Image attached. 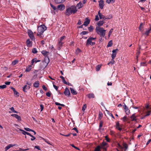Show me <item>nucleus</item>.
Instances as JSON below:
<instances>
[{
    "label": "nucleus",
    "mask_w": 151,
    "mask_h": 151,
    "mask_svg": "<svg viewBox=\"0 0 151 151\" xmlns=\"http://www.w3.org/2000/svg\"><path fill=\"white\" fill-rule=\"evenodd\" d=\"M47 29V27L44 24L41 25L37 28L38 33L37 35L39 36L40 37H43V35L42 34Z\"/></svg>",
    "instance_id": "1"
},
{
    "label": "nucleus",
    "mask_w": 151,
    "mask_h": 151,
    "mask_svg": "<svg viewBox=\"0 0 151 151\" xmlns=\"http://www.w3.org/2000/svg\"><path fill=\"white\" fill-rule=\"evenodd\" d=\"M95 31L101 37H104L106 30L104 28L99 27H97L95 29Z\"/></svg>",
    "instance_id": "2"
},
{
    "label": "nucleus",
    "mask_w": 151,
    "mask_h": 151,
    "mask_svg": "<svg viewBox=\"0 0 151 151\" xmlns=\"http://www.w3.org/2000/svg\"><path fill=\"white\" fill-rule=\"evenodd\" d=\"M96 38L95 37H90L87 40L86 43V46H88V45H94L96 43L95 42H92V41L96 39Z\"/></svg>",
    "instance_id": "3"
},
{
    "label": "nucleus",
    "mask_w": 151,
    "mask_h": 151,
    "mask_svg": "<svg viewBox=\"0 0 151 151\" xmlns=\"http://www.w3.org/2000/svg\"><path fill=\"white\" fill-rule=\"evenodd\" d=\"M27 33L29 37L32 40H35V38L34 36L33 35L32 32L30 29L28 30Z\"/></svg>",
    "instance_id": "4"
},
{
    "label": "nucleus",
    "mask_w": 151,
    "mask_h": 151,
    "mask_svg": "<svg viewBox=\"0 0 151 151\" xmlns=\"http://www.w3.org/2000/svg\"><path fill=\"white\" fill-rule=\"evenodd\" d=\"M68 7L69 9H71V11L73 12V14H75L77 11L76 6L75 5H73Z\"/></svg>",
    "instance_id": "5"
},
{
    "label": "nucleus",
    "mask_w": 151,
    "mask_h": 151,
    "mask_svg": "<svg viewBox=\"0 0 151 151\" xmlns=\"http://www.w3.org/2000/svg\"><path fill=\"white\" fill-rule=\"evenodd\" d=\"M65 15L67 16H69L71 14H73V12L71 11V9H69V8H67L65 12L64 13Z\"/></svg>",
    "instance_id": "6"
},
{
    "label": "nucleus",
    "mask_w": 151,
    "mask_h": 151,
    "mask_svg": "<svg viewBox=\"0 0 151 151\" xmlns=\"http://www.w3.org/2000/svg\"><path fill=\"white\" fill-rule=\"evenodd\" d=\"M65 6L63 4H61L59 5L57 8V11L58 10L60 11H62L65 9Z\"/></svg>",
    "instance_id": "7"
},
{
    "label": "nucleus",
    "mask_w": 151,
    "mask_h": 151,
    "mask_svg": "<svg viewBox=\"0 0 151 151\" xmlns=\"http://www.w3.org/2000/svg\"><path fill=\"white\" fill-rule=\"evenodd\" d=\"M119 50L118 49H116L115 50H114L112 51L113 54L111 55V58L112 60H114V58L116 56V52H118Z\"/></svg>",
    "instance_id": "8"
},
{
    "label": "nucleus",
    "mask_w": 151,
    "mask_h": 151,
    "mask_svg": "<svg viewBox=\"0 0 151 151\" xmlns=\"http://www.w3.org/2000/svg\"><path fill=\"white\" fill-rule=\"evenodd\" d=\"M64 93L66 96H70V93L69 89L67 88H66L65 89Z\"/></svg>",
    "instance_id": "9"
},
{
    "label": "nucleus",
    "mask_w": 151,
    "mask_h": 151,
    "mask_svg": "<svg viewBox=\"0 0 151 151\" xmlns=\"http://www.w3.org/2000/svg\"><path fill=\"white\" fill-rule=\"evenodd\" d=\"M104 1L103 0H101L99 1V6L101 9H102L104 6Z\"/></svg>",
    "instance_id": "10"
},
{
    "label": "nucleus",
    "mask_w": 151,
    "mask_h": 151,
    "mask_svg": "<svg viewBox=\"0 0 151 151\" xmlns=\"http://www.w3.org/2000/svg\"><path fill=\"white\" fill-rule=\"evenodd\" d=\"M107 143L106 142H103L101 144L100 147L101 148L103 149L104 150H106V148L105 146L107 145Z\"/></svg>",
    "instance_id": "11"
},
{
    "label": "nucleus",
    "mask_w": 151,
    "mask_h": 151,
    "mask_svg": "<svg viewBox=\"0 0 151 151\" xmlns=\"http://www.w3.org/2000/svg\"><path fill=\"white\" fill-rule=\"evenodd\" d=\"M49 61L50 60L49 58L47 57H46L45 58L44 60L42 61V64L45 63V65H47L48 64L49 62Z\"/></svg>",
    "instance_id": "12"
},
{
    "label": "nucleus",
    "mask_w": 151,
    "mask_h": 151,
    "mask_svg": "<svg viewBox=\"0 0 151 151\" xmlns=\"http://www.w3.org/2000/svg\"><path fill=\"white\" fill-rule=\"evenodd\" d=\"M100 11H99L98 12V15L99 17V18L100 19H106V18L104 16V15H102L101 13L100 12Z\"/></svg>",
    "instance_id": "13"
},
{
    "label": "nucleus",
    "mask_w": 151,
    "mask_h": 151,
    "mask_svg": "<svg viewBox=\"0 0 151 151\" xmlns=\"http://www.w3.org/2000/svg\"><path fill=\"white\" fill-rule=\"evenodd\" d=\"M85 21L84 22V23L83 24V25H84L87 26L88 25V24H89L90 23V20L88 19V18H86L85 19Z\"/></svg>",
    "instance_id": "14"
},
{
    "label": "nucleus",
    "mask_w": 151,
    "mask_h": 151,
    "mask_svg": "<svg viewBox=\"0 0 151 151\" xmlns=\"http://www.w3.org/2000/svg\"><path fill=\"white\" fill-rule=\"evenodd\" d=\"M124 108L125 110V111L126 113V114H129L130 110L129 109H128L127 107V106L125 104H124Z\"/></svg>",
    "instance_id": "15"
},
{
    "label": "nucleus",
    "mask_w": 151,
    "mask_h": 151,
    "mask_svg": "<svg viewBox=\"0 0 151 151\" xmlns=\"http://www.w3.org/2000/svg\"><path fill=\"white\" fill-rule=\"evenodd\" d=\"M11 88L13 91L14 94L16 95L17 96H19V94L16 90L15 88L13 87H12Z\"/></svg>",
    "instance_id": "16"
},
{
    "label": "nucleus",
    "mask_w": 151,
    "mask_h": 151,
    "mask_svg": "<svg viewBox=\"0 0 151 151\" xmlns=\"http://www.w3.org/2000/svg\"><path fill=\"white\" fill-rule=\"evenodd\" d=\"M19 130L20 131H22V133L24 135H25L26 134H27V135H29L30 136L31 135L30 133H29L28 132H26V131H24V130L22 129H19Z\"/></svg>",
    "instance_id": "17"
},
{
    "label": "nucleus",
    "mask_w": 151,
    "mask_h": 151,
    "mask_svg": "<svg viewBox=\"0 0 151 151\" xmlns=\"http://www.w3.org/2000/svg\"><path fill=\"white\" fill-rule=\"evenodd\" d=\"M135 114H133L130 117L131 121H136V116H135Z\"/></svg>",
    "instance_id": "18"
},
{
    "label": "nucleus",
    "mask_w": 151,
    "mask_h": 151,
    "mask_svg": "<svg viewBox=\"0 0 151 151\" xmlns=\"http://www.w3.org/2000/svg\"><path fill=\"white\" fill-rule=\"evenodd\" d=\"M105 23L104 22V21H100L98 22L97 23L98 27H100L102 26L103 24Z\"/></svg>",
    "instance_id": "19"
},
{
    "label": "nucleus",
    "mask_w": 151,
    "mask_h": 151,
    "mask_svg": "<svg viewBox=\"0 0 151 151\" xmlns=\"http://www.w3.org/2000/svg\"><path fill=\"white\" fill-rule=\"evenodd\" d=\"M87 96L89 98H94L95 96L94 94L93 93H89L87 95Z\"/></svg>",
    "instance_id": "20"
},
{
    "label": "nucleus",
    "mask_w": 151,
    "mask_h": 151,
    "mask_svg": "<svg viewBox=\"0 0 151 151\" xmlns=\"http://www.w3.org/2000/svg\"><path fill=\"white\" fill-rule=\"evenodd\" d=\"M41 53L45 57L47 56L49 53L47 51L45 50L42 51Z\"/></svg>",
    "instance_id": "21"
},
{
    "label": "nucleus",
    "mask_w": 151,
    "mask_h": 151,
    "mask_svg": "<svg viewBox=\"0 0 151 151\" xmlns=\"http://www.w3.org/2000/svg\"><path fill=\"white\" fill-rule=\"evenodd\" d=\"M15 145H13L12 144H9V145H7L6 146V147L5 148V151H6L7 150H8V149H9V148H10L11 147H13Z\"/></svg>",
    "instance_id": "22"
},
{
    "label": "nucleus",
    "mask_w": 151,
    "mask_h": 151,
    "mask_svg": "<svg viewBox=\"0 0 151 151\" xmlns=\"http://www.w3.org/2000/svg\"><path fill=\"white\" fill-rule=\"evenodd\" d=\"M71 93L73 95H76L77 94V92L75 91L72 88H70Z\"/></svg>",
    "instance_id": "23"
},
{
    "label": "nucleus",
    "mask_w": 151,
    "mask_h": 151,
    "mask_svg": "<svg viewBox=\"0 0 151 151\" xmlns=\"http://www.w3.org/2000/svg\"><path fill=\"white\" fill-rule=\"evenodd\" d=\"M32 65H28L27 68L25 71L27 72H29L32 69Z\"/></svg>",
    "instance_id": "24"
},
{
    "label": "nucleus",
    "mask_w": 151,
    "mask_h": 151,
    "mask_svg": "<svg viewBox=\"0 0 151 151\" xmlns=\"http://www.w3.org/2000/svg\"><path fill=\"white\" fill-rule=\"evenodd\" d=\"M45 63H44L43 64H42V61L41 62V63H40V68H45L47 66V65H45Z\"/></svg>",
    "instance_id": "25"
},
{
    "label": "nucleus",
    "mask_w": 151,
    "mask_h": 151,
    "mask_svg": "<svg viewBox=\"0 0 151 151\" xmlns=\"http://www.w3.org/2000/svg\"><path fill=\"white\" fill-rule=\"evenodd\" d=\"M30 88V86H27V85H25L24 86L23 88V91L25 92L26 91H25V89H29Z\"/></svg>",
    "instance_id": "26"
},
{
    "label": "nucleus",
    "mask_w": 151,
    "mask_h": 151,
    "mask_svg": "<svg viewBox=\"0 0 151 151\" xmlns=\"http://www.w3.org/2000/svg\"><path fill=\"white\" fill-rule=\"evenodd\" d=\"M58 41V48H59L58 50H60L61 48V47L62 46V45H63V43L62 42H60V41Z\"/></svg>",
    "instance_id": "27"
},
{
    "label": "nucleus",
    "mask_w": 151,
    "mask_h": 151,
    "mask_svg": "<svg viewBox=\"0 0 151 151\" xmlns=\"http://www.w3.org/2000/svg\"><path fill=\"white\" fill-rule=\"evenodd\" d=\"M55 3L60 4L64 2L65 0H54Z\"/></svg>",
    "instance_id": "28"
},
{
    "label": "nucleus",
    "mask_w": 151,
    "mask_h": 151,
    "mask_svg": "<svg viewBox=\"0 0 151 151\" xmlns=\"http://www.w3.org/2000/svg\"><path fill=\"white\" fill-rule=\"evenodd\" d=\"M83 5L82 4L81 2H80L78 4H77L76 6V7H78V9H80L83 7Z\"/></svg>",
    "instance_id": "29"
},
{
    "label": "nucleus",
    "mask_w": 151,
    "mask_h": 151,
    "mask_svg": "<svg viewBox=\"0 0 151 151\" xmlns=\"http://www.w3.org/2000/svg\"><path fill=\"white\" fill-rule=\"evenodd\" d=\"M39 82L38 81L35 82L34 83V86L35 88H37L39 87Z\"/></svg>",
    "instance_id": "30"
},
{
    "label": "nucleus",
    "mask_w": 151,
    "mask_h": 151,
    "mask_svg": "<svg viewBox=\"0 0 151 151\" xmlns=\"http://www.w3.org/2000/svg\"><path fill=\"white\" fill-rule=\"evenodd\" d=\"M32 42L30 41L29 39H28L26 41L27 45L28 46H30L31 45V43Z\"/></svg>",
    "instance_id": "31"
},
{
    "label": "nucleus",
    "mask_w": 151,
    "mask_h": 151,
    "mask_svg": "<svg viewBox=\"0 0 151 151\" xmlns=\"http://www.w3.org/2000/svg\"><path fill=\"white\" fill-rule=\"evenodd\" d=\"M103 116V114L101 112L99 113L98 119L101 120Z\"/></svg>",
    "instance_id": "32"
},
{
    "label": "nucleus",
    "mask_w": 151,
    "mask_h": 151,
    "mask_svg": "<svg viewBox=\"0 0 151 151\" xmlns=\"http://www.w3.org/2000/svg\"><path fill=\"white\" fill-rule=\"evenodd\" d=\"M150 32V31L148 29L145 32L144 34L145 35L147 36H149V34Z\"/></svg>",
    "instance_id": "33"
},
{
    "label": "nucleus",
    "mask_w": 151,
    "mask_h": 151,
    "mask_svg": "<svg viewBox=\"0 0 151 151\" xmlns=\"http://www.w3.org/2000/svg\"><path fill=\"white\" fill-rule=\"evenodd\" d=\"M100 146L98 145L95 148L94 151H100Z\"/></svg>",
    "instance_id": "34"
},
{
    "label": "nucleus",
    "mask_w": 151,
    "mask_h": 151,
    "mask_svg": "<svg viewBox=\"0 0 151 151\" xmlns=\"http://www.w3.org/2000/svg\"><path fill=\"white\" fill-rule=\"evenodd\" d=\"M103 122L102 121H101L99 123V130L101 129V127H102L103 126Z\"/></svg>",
    "instance_id": "35"
},
{
    "label": "nucleus",
    "mask_w": 151,
    "mask_h": 151,
    "mask_svg": "<svg viewBox=\"0 0 151 151\" xmlns=\"http://www.w3.org/2000/svg\"><path fill=\"white\" fill-rule=\"evenodd\" d=\"M113 44L112 41L110 40L108 43L107 45V47H110L112 46Z\"/></svg>",
    "instance_id": "36"
},
{
    "label": "nucleus",
    "mask_w": 151,
    "mask_h": 151,
    "mask_svg": "<svg viewBox=\"0 0 151 151\" xmlns=\"http://www.w3.org/2000/svg\"><path fill=\"white\" fill-rule=\"evenodd\" d=\"M114 1V0H106V2L108 4H109L110 3H113Z\"/></svg>",
    "instance_id": "37"
},
{
    "label": "nucleus",
    "mask_w": 151,
    "mask_h": 151,
    "mask_svg": "<svg viewBox=\"0 0 151 151\" xmlns=\"http://www.w3.org/2000/svg\"><path fill=\"white\" fill-rule=\"evenodd\" d=\"M101 65H97L96 67V71H99L100 70V69L101 68Z\"/></svg>",
    "instance_id": "38"
},
{
    "label": "nucleus",
    "mask_w": 151,
    "mask_h": 151,
    "mask_svg": "<svg viewBox=\"0 0 151 151\" xmlns=\"http://www.w3.org/2000/svg\"><path fill=\"white\" fill-rule=\"evenodd\" d=\"M18 60H15L12 62V64L13 65H15V64L17 63H18Z\"/></svg>",
    "instance_id": "39"
},
{
    "label": "nucleus",
    "mask_w": 151,
    "mask_h": 151,
    "mask_svg": "<svg viewBox=\"0 0 151 151\" xmlns=\"http://www.w3.org/2000/svg\"><path fill=\"white\" fill-rule=\"evenodd\" d=\"M123 147L125 148V150L128 148V145L126 143H124L123 144Z\"/></svg>",
    "instance_id": "40"
},
{
    "label": "nucleus",
    "mask_w": 151,
    "mask_h": 151,
    "mask_svg": "<svg viewBox=\"0 0 151 151\" xmlns=\"http://www.w3.org/2000/svg\"><path fill=\"white\" fill-rule=\"evenodd\" d=\"M65 37H66L65 36H62L60 38V39L58 40V41L62 42V41L64 40Z\"/></svg>",
    "instance_id": "41"
},
{
    "label": "nucleus",
    "mask_w": 151,
    "mask_h": 151,
    "mask_svg": "<svg viewBox=\"0 0 151 151\" xmlns=\"http://www.w3.org/2000/svg\"><path fill=\"white\" fill-rule=\"evenodd\" d=\"M88 29L90 32H92L93 29V26H91L88 27Z\"/></svg>",
    "instance_id": "42"
},
{
    "label": "nucleus",
    "mask_w": 151,
    "mask_h": 151,
    "mask_svg": "<svg viewBox=\"0 0 151 151\" xmlns=\"http://www.w3.org/2000/svg\"><path fill=\"white\" fill-rule=\"evenodd\" d=\"M50 5L52 7V8L54 10H56V11H57V8H56V7L54 6H53V5H52V4H51V3H50Z\"/></svg>",
    "instance_id": "43"
},
{
    "label": "nucleus",
    "mask_w": 151,
    "mask_h": 151,
    "mask_svg": "<svg viewBox=\"0 0 151 151\" xmlns=\"http://www.w3.org/2000/svg\"><path fill=\"white\" fill-rule=\"evenodd\" d=\"M113 29H111L109 31V34H108V37H109L110 36V35H111V34L113 32Z\"/></svg>",
    "instance_id": "44"
},
{
    "label": "nucleus",
    "mask_w": 151,
    "mask_h": 151,
    "mask_svg": "<svg viewBox=\"0 0 151 151\" xmlns=\"http://www.w3.org/2000/svg\"><path fill=\"white\" fill-rule=\"evenodd\" d=\"M32 52L34 53H36L37 52V49L35 48H33L32 50Z\"/></svg>",
    "instance_id": "45"
},
{
    "label": "nucleus",
    "mask_w": 151,
    "mask_h": 151,
    "mask_svg": "<svg viewBox=\"0 0 151 151\" xmlns=\"http://www.w3.org/2000/svg\"><path fill=\"white\" fill-rule=\"evenodd\" d=\"M15 118L17 119L18 120L21 121V117L17 114L16 116L15 117Z\"/></svg>",
    "instance_id": "46"
},
{
    "label": "nucleus",
    "mask_w": 151,
    "mask_h": 151,
    "mask_svg": "<svg viewBox=\"0 0 151 151\" xmlns=\"http://www.w3.org/2000/svg\"><path fill=\"white\" fill-rule=\"evenodd\" d=\"M6 87V86L5 85H3L2 86H0V89H4Z\"/></svg>",
    "instance_id": "47"
},
{
    "label": "nucleus",
    "mask_w": 151,
    "mask_h": 151,
    "mask_svg": "<svg viewBox=\"0 0 151 151\" xmlns=\"http://www.w3.org/2000/svg\"><path fill=\"white\" fill-rule=\"evenodd\" d=\"M24 129L27 131H32V129H31L28 128H24Z\"/></svg>",
    "instance_id": "48"
},
{
    "label": "nucleus",
    "mask_w": 151,
    "mask_h": 151,
    "mask_svg": "<svg viewBox=\"0 0 151 151\" xmlns=\"http://www.w3.org/2000/svg\"><path fill=\"white\" fill-rule=\"evenodd\" d=\"M86 104H85L83 106L82 108V110L83 111H84L85 109H86Z\"/></svg>",
    "instance_id": "49"
},
{
    "label": "nucleus",
    "mask_w": 151,
    "mask_h": 151,
    "mask_svg": "<svg viewBox=\"0 0 151 151\" xmlns=\"http://www.w3.org/2000/svg\"><path fill=\"white\" fill-rule=\"evenodd\" d=\"M115 62V61L114 60L112 59V60L111 61L108 63V65H109L110 63L111 64H114Z\"/></svg>",
    "instance_id": "50"
},
{
    "label": "nucleus",
    "mask_w": 151,
    "mask_h": 151,
    "mask_svg": "<svg viewBox=\"0 0 151 151\" xmlns=\"http://www.w3.org/2000/svg\"><path fill=\"white\" fill-rule=\"evenodd\" d=\"M81 51V50L79 48H78L76 50V54H78Z\"/></svg>",
    "instance_id": "51"
},
{
    "label": "nucleus",
    "mask_w": 151,
    "mask_h": 151,
    "mask_svg": "<svg viewBox=\"0 0 151 151\" xmlns=\"http://www.w3.org/2000/svg\"><path fill=\"white\" fill-rule=\"evenodd\" d=\"M142 25H143L142 23H141L139 27H138V28L140 31H142L141 28H142Z\"/></svg>",
    "instance_id": "52"
},
{
    "label": "nucleus",
    "mask_w": 151,
    "mask_h": 151,
    "mask_svg": "<svg viewBox=\"0 0 151 151\" xmlns=\"http://www.w3.org/2000/svg\"><path fill=\"white\" fill-rule=\"evenodd\" d=\"M88 33V32L87 31H83L80 34H83V35H86Z\"/></svg>",
    "instance_id": "53"
},
{
    "label": "nucleus",
    "mask_w": 151,
    "mask_h": 151,
    "mask_svg": "<svg viewBox=\"0 0 151 151\" xmlns=\"http://www.w3.org/2000/svg\"><path fill=\"white\" fill-rule=\"evenodd\" d=\"M141 66H146L147 65L146 64V62H142L140 63Z\"/></svg>",
    "instance_id": "54"
},
{
    "label": "nucleus",
    "mask_w": 151,
    "mask_h": 151,
    "mask_svg": "<svg viewBox=\"0 0 151 151\" xmlns=\"http://www.w3.org/2000/svg\"><path fill=\"white\" fill-rule=\"evenodd\" d=\"M46 95L47 97H50L51 96V93H50V91L46 93Z\"/></svg>",
    "instance_id": "55"
},
{
    "label": "nucleus",
    "mask_w": 151,
    "mask_h": 151,
    "mask_svg": "<svg viewBox=\"0 0 151 151\" xmlns=\"http://www.w3.org/2000/svg\"><path fill=\"white\" fill-rule=\"evenodd\" d=\"M105 139L106 140V141L108 142H110V139H109V138L107 136H105Z\"/></svg>",
    "instance_id": "56"
},
{
    "label": "nucleus",
    "mask_w": 151,
    "mask_h": 151,
    "mask_svg": "<svg viewBox=\"0 0 151 151\" xmlns=\"http://www.w3.org/2000/svg\"><path fill=\"white\" fill-rule=\"evenodd\" d=\"M71 145L73 147H74V148H75L76 149L78 150H80V149L79 148L75 146L73 144H72Z\"/></svg>",
    "instance_id": "57"
},
{
    "label": "nucleus",
    "mask_w": 151,
    "mask_h": 151,
    "mask_svg": "<svg viewBox=\"0 0 151 151\" xmlns=\"http://www.w3.org/2000/svg\"><path fill=\"white\" fill-rule=\"evenodd\" d=\"M99 20V18L98 15H96L95 16V20L96 21H98Z\"/></svg>",
    "instance_id": "58"
},
{
    "label": "nucleus",
    "mask_w": 151,
    "mask_h": 151,
    "mask_svg": "<svg viewBox=\"0 0 151 151\" xmlns=\"http://www.w3.org/2000/svg\"><path fill=\"white\" fill-rule=\"evenodd\" d=\"M40 111H42L44 109V106L42 104H40Z\"/></svg>",
    "instance_id": "59"
},
{
    "label": "nucleus",
    "mask_w": 151,
    "mask_h": 151,
    "mask_svg": "<svg viewBox=\"0 0 151 151\" xmlns=\"http://www.w3.org/2000/svg\"><path fill=\"white\" fill-rule=\"evenodd\" d=\"M140 53V51L139 50H137V56H136L137 58V59L138 58V56L139 55Z\"/></svg>",
    "instance_id": "60"
},
{
    "label": "nucleus",
    "mask_w": 151,
    "mask_h": 151,
    "mask_svg": "<svg viewBox=\"0 0 151 151\" xmlns=\"http://www.w3.org/2000/svg\"><path fill=\"white\" fill-rule=\"evenodd\" d=\"M112 17V15L111 14L109 15L108 17L106 18V19H110Z\"/></svg>",
    "instance_id": "61"
},
{
    "label": "nucleus",
    "mask_w": 151,
    "mask_h": 151,
    "mask_svg": "<svg viewBox=\"0 0 151 151\" xmlns=\"http://www.w3.org/2000/svg\"><path fill=\"white\" fill-rule=\"evenodd\" d=\"M30 136L33 138H31V140H32V141H33V140H34L36 139V138L35 137H34V136L32 135H31Z\"/></svg>",
    "instance_id": "62"
},
{
    "label": "nucleus",
    "mask_w": 151,
    "mask_h": 151,
    "mask_svg": "<svg viewBox=\"0 0 151 151\" xmlns=\"http://www.w3.org/2000/svg\"><path fill=\"white\" fill-rule=\"evenodd\" d=\"M53 86L55 88L57 91L58 90V86H55V85L54 84L53 85Z\"/></svg>",
    "instance_id": "63"
},
{
    "label": "nucleus",
    "mask_w": 151,
    "mask_h": 151,
    "mask_svg": "<svg viewBox=\"0 0 151 151\" xmlns=\"http://www.w3.org/2000/svg\"><path fill=\"white\" fill-rule=\"evenodd\" d=\"M42 88L45 91H46L47 90V88L44 85H43L42 86Z\"/></svg>",
    "instance_id": "64"
}]
</instances>
